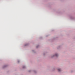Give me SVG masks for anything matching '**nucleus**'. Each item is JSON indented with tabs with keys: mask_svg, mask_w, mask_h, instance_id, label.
Segmentation results:
<instances>
[{
	"mask_svg": "<svg viewBox=\"0 0 75 75\" xmlns=\"http://www.w3.org/2000/svg\"><path fill=\"white\" fill-rule=\"evenodd\" d=\"M58 71H61V69H58Z\"/></svg>",
	"mask_w": 75,
	"mask_h": 75,
	"instance_id": "obj_1",
	"label": "nucleus"
},
{
	"mask_svg": "<svg viewBox=\"0 0 75 75\" xmlns=\"http://www.w3.org/2000/svg\"><path fill=\"white\" fill-rule=\"evenodd\" d=\"M58 55V54H56L55 55V56H56V57H57V56Z\"/></svg>",
	"mask_w": 75,
	"mask_h": 75,
	"instance_id": "obj_2",
	"label": "nucleus"
},
{
	"mask_svg": "<svg viewBox=\"0 0 75 75\" xmlns=\"http://www.w3.org/2000/svg\"><path fill=\"white\" fill-rule=\"evenodd\" d=\"M20 62V61H18V62Z\"/></svg>",
	"mask_w": 75,
	"mask_h": 75,
	"instance_id": "obj_3",
	"label": "nucleus"
},
{
	"mask_svg": "<svg viewBox=\"0 0 75 75\" xmlns=\"http://www.w3.org/2000/svg\"><path fill=\"white\" fill-rule=\"evenodd\" d=\"M24 68V67H23V68Z\"/></svg>",
	"mask_w": 75,
	"mask_h": 75,
	"instance_id": "obj_4",
	"label": "nucleus"
}]
</instances>
